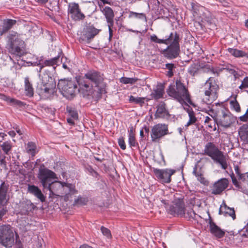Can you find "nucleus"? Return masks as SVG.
Returning a JSON list of instances; mask_svg holds the SVG:
<instances>
[{
    "instance_id": "f257e3e1",
    "label": "nucleus",
    "mask_w": 248,
    "mask_h": 248,
    "mask_svg": "<svg viewBox=\"0 0 248 248\" xmlns=\"http://www.w3.org/2000/svg\"><path fill=\"white\" fill-rule=\"evenodd\" d=\"M103 77L95 71L87 73L82 79L78 81L79 91L84 96H92L98 99L104 92Z\"/></svg>"
},
{
    "instance_id": "f03ea898",
    "label": "nucleus",
    "mask_w": 248,
    "mask_h": 248,
    "mask_svg": "<svg viewBox=\"0 0 248 248\" xmlns=\"http://www.w3.org/2000/svg\"><path fill=\"white\" fill-rule=\"evenodd\" d=\"M49 190L50 195L61 196L64 194V200L68 201L71 196L77 193L75 187L71 184L62 183L60 181H55L49 184L46 188Z\"/></svg>"
},
{
    "instance_id": "7ed1b4c3",
    "label": "nucleus",
    "mask_w": 248,
    "mask_h": 248,
    "mask_svg": "<svg viewBox=\"0 0 248 248\" xmlns=\"http://www.w3.org/2000/svg\"><path fill=\"white\" fill-rule=\"evenodd\" d=\"M204 154L210 156L214 161L218 164L223 170L228 167L227 157L218 147L212 142H208L205 146Z\"/></svg>"
},
{
    "instance_id": "20e7f679",
    "label": "nucleus",
    "mask_w": 248,
    "mask_h": 248,
    "mask_svg": "<svg viewBox=\"0 0 248 248\" xmlns=\"http://www.w3.org/2000/svg\"><path fill=\"white\" fill-rule=\"evenodd\" d=\"M167 92L169 96L175 98L182 104L191 103L187 90L179 80L176 81V89L174 86L170 85Z\"/></svg>"
},
{
    "instance_id": "39448f33",
    "label": "nucleus",
    "mask_w": 248,
    "mask_h": 248,
    "mask_svg": "<svg viewBox=\"0 0 248 248\" xmlns=\"http://www.w3.org/2000/svg\"><path fill=\"white\" fill-rule=\"evenodd\" d=\"M23 45V41L16 32H12L7 36V48L10 53L19 56L22 55L24 53Z\"/></svg>"
},
{
    "instance_id": "423d86ee",
    "label": "nucleus",
    "mask_w": 248,
    "mask_h": 248,
    "mask_svg": "<svg viewBox=\"0 0 248 248\" xmlns=\"http://www.w3.org/2000/svg\"><path fill=\"white\" fill-rule=\"evenodd\" d=\"M218 86L216 83L210 82V78L204 85V95L202 101L207 104H210L217 98Z\"/></svg>"
},
{
    "instance_id": "0eeeda50",
    "label": "nucleus",
    "mask_w": 248,
    "mask_h": 248,
    "mask_svg": "<svg viewBox=\"0 0 248 248\" xmlns=\"http://www.w3.org/2000/svg\"><path fill=\"white\" fill-rule=\"evenodd\" d=\"M0 243L6 248H11L13 245L14 234L10 225L0 226Z\"/></svg>"
},
{
    "instance_id": "6e6552de",
    "label": "nucleus",
    "mask_w": 248,
    "mask_h": 248,
    "mask_svg": "<svg viewBox=\"0 0 248 248\" xmlns=\"http://www.w3.org/2000/svg\"><path fill=\"white\" fill-rule=\"evenodd\" d=\"M161 203L164 207L167 209L169 212L173 216H183L185 214V204L184 202L180 199L175 200L173 202L172 205L168 209L170 201L166 199L160 200Z\"/></svg>"
},
{
    "instance_id": "1a4fd4ad",
    "label": "nucleus",
    "mask_w": 248,
    "mask_h": 248,
    "mask_svg": "<svg viewBox=\"0 0 248 248\" xmlns=\"http://www.w3.org/2000/svg\"><path fill=\"white\" fill-rule=\"evenodd\" d=\"M56 83L53 78L47 74H44L41 78L39 85L41 93L48 95L54 93Z\"/></svg>"
},
{
    "instance_id": "9d476101",
    "label": "nucleus",
    "mask_w": 248,
    "mask_h": 248,
    "mask_svg": "<svg viewBox=\"0 0 248 248\" xmlns=\"http://www.w3.org/2000/svg\"><path fill=\"white\" fill-rule=\"evenodd\" d=\"M169 134L168 125L165 124H158L153 126L151 131L152 141L158 142L163 137Z\"/></svg>"
},
{
    "instance_id": "9b49d317",
    "label": "nucleus",
    "mask_w": 248,
    "mask_h": 248,
    "mask_svg": "<svg viewBox=\"0 0 248 248\" xmlns=\"http://www.w3.org/2000/svg\"><path fill=\"white\" fill-rule=\"evenodd\" d=\"M179 41V36L175 32V36L169 44L170 46L163 51V54L166 57L174 59L178 56L180 51Z\"/></svg>"
},
{
    "instance_id": "f8f14e48",
    "label": "nucleus",
    "mask_w": 248,
    "mask_h": 248,
    "mask_svg": "<svg viewBox=\"0 0 248 248\" xmlns=\"http://www.w3.org/2000/svg\"><path fill=\"white\" fill-rule=\"evenodd\" d=\"M58 87L63 96L69 97L74 94L77 87L71 80H61L58 84Z\"/></svg>"
},
{
    "instance_id": "ddd939ff",
    "label": "nucleus",
    "mask_w": 248,
    "mask_h": 248,
    "mask_svg": "<svg viewBox=\"0 0 248 248\" xmlns=\"http://www.w3.org/2000/svg\"><path fill=\"white\" fill-rule=\"evenodd\" d=\"M38 177L43 187L46 188L49 184V182L51 179L56 178V174L54 172L43 166H41L39 169Z\"/></svg>"
},
{
    "instance_id": "4468645a",
    "label": "nucleus",
    "mask_w": 248,
    "mask_h": 248,
    "mask_svg": "<svg viewBox=\"0 0 248 248\" xmlns=\"http://www.w3.org/2000/svg\"><path fill=\"white\" fill-rule=\"evenodd\" d=\"M236 120V117L233 116L230 112L227 110L222 109L221 115L217 122V125H219L225 128L229 127Z\"/></svg>"
},
{
    "instance_id": "2eb2a0df",
    "label": "nucleus",
    "mask_w": 248,
    "mask_h": 248,
    "mask_svg": "<svg viewBox=\"0 0 248 248\" xmlns=\"http://www.w3.org/2000/svg\"><path fill=\"white\" fill-rule=\"evenodd\" d=\"M153 171L156 177L160 182L166 183H169L171 181V176L175 172L173 170L169 169H154Z\"/></svg>"
},
{
    "instance_id": "dca6fc26",
    "label": "nucleus",
    "mask_w": 248,
    "mask_h": 248,
    "mask_svg": "<svg viewBox=\"0 0 248 248\" xmlns=\"http://www.w3.org/2000/svg\"><path fill=\"white\" fill-rule=\"evenodd\" d=\"M8 189V186L5 183L3 182L0 186V206L5 204L8 199L6 198V193ZM6 213L3 208H0V218H1Z\"/></svg>"
},
{
    "instance_id": "f3484780",
    "label": "nucleus",
    "mask_w": 248,
    "mask_h": 248,
    "mask_svg": "<svg viewBox=\"0 0 248 248\" xmlns=\"http://www.w3.org/2000/svg\"><path fill=\"white\" fill-rule=\"evenodd\" d=\"M68 13L71 18L75 20L83 19L85 16L80 11L79 6L77 3H72L69 5Z\"/></svg>"
},
{
    "instance_id": "a211bd4d",
    "label": "nucleus",
    "mask_w": 248,
    "mask_h": 248,
    "mask_svg": "<svg viewBox=\"0 0 248 248\" xmlns=\"http://www.w3.org/2000/svg\"><path fill=\"white\" fill-rule=\"evenodd\" d=\"M228 181L225 178L221 179L216 182L212 189V193L214 194H219L221 193L227 186Z\"/></svg>"
},
{
    "instance_id": "6ab92c4d",
    "label": "nucleus",
    "mask_w": 248,
    "mask_h": 248,
    "mask_svg": "<svg viewBox=\"0 0 248 248\" xmlns=\"http://www.w3.org/2000/svg\"><path fill=\"white\" fill-rule=\"evenodd\" d=\"M170 114L166 108L165 104L160 102L157 106V109L155 114V118H164L169 117Z\"/></svg>"
},
{
    "instance_id": "aec40b11",
    "label": "nucleus",
    "mask_w": 248,
    "mask_h": 248,
    "mask_svg": "<svg viewBox=\"0 0 248 248\" xmlns=\"http://www.w3.org/2000/svg\"><path fill=\"white\" fill-rule=\"evenodd\" d=\"M101 11L106 18L108 24L113 26L114 14L113 10L109 7L106 6Z\"/></svg>"
},
{
    "instance_id": "412c9836",
    "label": "nucleus",
    "mask_w": 248,
    "mask_h": 248,
    "mask_svg": "<svg viewBox=\"0 0 248 248\" xmlns=\"http://www.w3.org/2000/svg\"><path fill=\"white\" fill-rule=\"evenodd\" d=\"M219 213L220 215H224V216H229L231 217L233 219L235 218V214L233 208L228 207L226 204L221 205Z\"/></svg>"
},
{
    "instance_id": "4be33fe9",
    "label": "nucleus",
    "mask_w": 248,
    "mask_h": 248,
    "mask_svg": "<svg viewBox=\"0 0 248 248\" xmlns=\"http://www.w3.org/2000/svg\"><path fill=\"white\" fill-rule=\"evenodd\" d=\"M28 191L36 197L42 202H44L45 201V197L38 187L35 186H29Z\"/></svg>"
},
{
    "instance_id": "5701e85b",
    "label": "nucleus",
    "mask_w": 248,
    "mask_h": 248,
    "mask_svg": "<svg viewBox=\"0 0 248 248\" xmlns=\"http://www.w3.org/2000/svg\"><path fill=\"white\" fill-rule=\"evenodd\" d=\"M24 91L25 95L29 97H32L34 94V89L32 85L29 80L28 77L24 79Z\"/></svg>"
},
{
    "instance_id": "b1692460",
    "label": "nucleus",
    "mask_w": 248,
    "mask_h": 248,
    "mask_svg": "<svg viewBox=\"0 0 248 248\" xmlns=\"http://www.w3.org/2000/svg\"><path fill=\"white\" fill-rule=\"evenodd\" d=\"M35 207V206L30 201H26L21 204V211L23 214H27L32 212Z\"/></svg>"
},
{
    "instance_id": "393cba45",
    "label": "nucleus",
    "mask_w": 248,
    "mask_h": 248,
    "mask_svg": "<svg viewBox=\"0 0 248 248\" xmlns=\"http://www.w3.org/2000/svg\"><path fill=\"white\" fill-rule=\"evenodd\" d=\"M99 30L93 27L89 26L86 28L84 35L88 40H89L93 38L99 33Z\"/></svg>"
},
{
    "instance_id": "a878e982",
    "label": "nucleus",
    "mask_w": 248,
    "mask_h": 248,
    "mask_svg": "<svg viewBox=\"0 0 248 248\" xmlns=\"http://www.w3.org/2000/svg\"><path fill=\"white\" fill-rule=\"evenodd\" d=\"M240 139L246 142H248V125L245 124L241 126L238 131Z\"/></svg>"
},
{
    "instance_id": "bb28decb",
    "label": "nucleus",
    "mask_w": 248,
    "mask_h": 248,
    "mask_svg": "<svg viewBox=\"0 0 248 248\" xmlns=\"http://www.w3.org/2000/svg\"><path fill=\"white\" fill-rule=\"evenodd\" d=\"M210 230L212 233L218 238H222L224 236L225 232L216 224H210Z\"/></svg>"
},
{
    "instance_id": "cd10ccee",
    "label": "nucleus",
    "mask_w": 248,
    "mask_h": 248,
    "mask_svg": "<svg viewBox=\"0 0 248 248\" xmlns=\"http://www.w3.org/2000/svg\"><path fill=\"white\" fill-rule=\"evenodd\" d=\"M16 23L15 20L8 19L5 20L3 22V25L1 31H0V35H1L4 33L7 32L10 30L12 26Z\"/></svg>"
},
{
    "instance_id": "c85d7f7f",
    "label": "nucleus",
    "mask_w": 248,
    "mask_h": 248,
    "mask_svg": "<svg viewBox=\"0 0 248 248\" xmlns=\"http://www.w3.org/2000/svg\"><path fill=\"white\" fill-rule=\"evenodd\" d=\"M1 96L2 99L10 103V104L12 105L15 106L21 107L22 106H24L25 105V104L24 102H21V101L16 100L14 98H10V97L4 95H1Z\"/></svg>"
},
{
    "instance_id": "c756f323",
    "label": "nucleus",
    "mask_w": 248,
    "mask_h": 248,
    "mask_svg": "<svg viewBox=\"0 0 248 248\" xmlns=\"http://www.w3.org/2000/svg\"><path fill=\"white\" fill-rule=\"evenodd\" d=\"M27 153L31 155L32 156H34L38 152L37 147L35 144L33 142H29L26 147Z\"/></svg>"
},
{
    "instance_id": "7c9ffc66",
    "label": "nucleus",
    "mask_w": 248,
    "mask_h": 248,
    "mask_svg": "<svg viewBox=\"0 0 248 248\" xmlns=\"http://www.w3.org/2000/svg\"><path fill=\"white\" fill-rule=\"evenodd\" d=\"M164 93V87L162 85H159L157 86L156 89L152 93L153 97L155 99H158L163 96Z\"/></svg>"
},
{
    "instance_id": "2f4dec72",
    "label": "nucleus",
    "mask_w": 248,
    "mask_h": 248,
    "mask_svg": "<svg viewBox=\"0 0 248 248\" xmlns=\"http://www.w3.org/2000/svg\"><path fill=\"white\" fill-rule=\"evenodd\" d=\"M149 99L146 97H134L131 95L129 97V101L131 103H135L136 104H144L145 101H148Z\"/></svg>"
},
{
    "instance_id": "473e14b6",
    "label": "nucleus",
    "mask_w": 248,
    "mask_h": 248,
    "mask_svg": "<svg viewBox=\"0 0 248 248\" xmlns=\"http://www.w3.org/2000/svg\"><path fill=\"white\" fill-rule=\"evenodd\" d=\"M12 144L10 141H6L0 144L2 150L6 155H9L12 148Z\"/></svg>"
},
{
    "instance_id": "72a5a7b5",
    "label": "nucleus",
    "mask_w": 248,
    "mask_h": 248,
    "mask_svg": "<svg viewBox=\"0 0 248 248\" xmlns=\"http://www.w3.org/2000/svg\"><path fill=\"white\" fill-rule=\"evenodd\" d=\"M234 170L236 174L239 177V179L242 181H248V172L241 174L238 166H234Z\"/></svg>"
},
{
    "instance_id": "f704fd0d",
    "label": "nucleus",
    "mask_w": 248,
    "mask_h": 248,
    "mask_svg": "<svg viewBox=\"0 0 248 248\" xmlns=\"http://www.w3.org/2000/svg\"><path fill=\"white\" fill-rule=\"evenodd\" d=\"M228 51L236 57H243L247 56V53L243 51L234 48H229Z\"/></svg>"
},
{
    "instance_id": "c9c22d12",
    "label": "nucleus",
    "mask_w": 248,
    "mask_h": 248,
    "mask_svg": "<svg viewBox=\"0 0 248 248\" xmlns=\"http://www.w3.org/2000/svg\"><path fill=\"white\" fill-rule=\"evenodd\" d=\"M188 203L192 205L199 206L201 204L200 200L195 195H191L187 200Z\"/></svg>"
},
{
    "instance_id": "e433bc0d",
    "label": "nucleus",
    "mask_w": 248,
    "mask_h": 248,
    "mask_svg": "<svg viewBox=\"0 0 248 248\" xmlns=\"http://www.w3.org/2000/svg\"><path fill=\"white\" fill-rule=\"evenodd\" d=\"M58 58H54L51 60H46L44 62V63L40 66V69L39 70V72H40L42 69L45 66H50V65H53L55 64L57 62Z\"/></svg>"
},
{
    "instance_id": "4c0bfd02",
    "label": "nucleus",
    "mask_w": 248,
    "mask_h": 248,
    "mask_svg": "<svg viewBox=\"0 0 248 248\" xmlns=\"http://www.w3.org/2000/svg\"><path fill=\"white\" fill-rule=\"evenodd\" d=\"M128 143L130 146H136L137 143L135 140V135L133 132L132 129L129 131Z\"/></svg>"
},
{
    "instance_id": "58836bf2",
    "label": "nucleus",
    "mask_w": 248,
    "mask_h": 248,
    "mask_svg": "<svg viewBox=\"0 0 248 248\" xmlns=\"http://www.w3.org/2000/svg\"><path fill=\"white\" fill-rule=\"evenodd\" d=\"M136 18L146 20V16L143 13H138L130 11L129 13V18Z\"/></svg>"
},
{
    "instance_id": "ea45409f",
    "label": "nucleus",
    "mask_w": 248,
    "mask_h": 248,
    "mask_svg": "<svg viewBox=\"0 0 248 248\" xmlns=\"http://www.w3.org/2000/svg\"><path fill=\"white\" fill-rule=\"evenodd\" d=\"M188 113L189 119L186 124V126H188L189 125L194 124L197 121V119L193 111L189 110Z\"/></svg>"
},
{
    "instance_id": "a19ab883",
    "label": "nucleus",
    "mask_w": 248,
    "mask_h": 248,
    "mask_svg": "<svg viewBox=\"0 0 248 248\" xmlns=\"http://www.w3.org/2000/svg\"><path fill=\"white\" fill-rule=\"evenodd\" d=\"M138 79L137 78H129L126 77H122L120 78V82L124 84H134L137 81Z\"/></svg>"
},
{
    "instance_id": "79ce46f5",
    "label": "nucleus",
    "mask_w": 248,
    "mask_h": 248,
    "mask_svg": "<svg viewBox=\"0 0 248 248\" xmlns=\"http://www.w3.org/2000/svg\"><path fill=\"white\" fill-rule=\"evenodd\" d=\"M175 36V33L173 34V33H170L169 38L166 39H158V43L159 44H165L166 45L169 44L171 41L173 40V38H174Z\"/></svg>"
},
{
    "instance_id": "37998d69",
    "label": "nucleus",
    "mask_w": 248,
    "mask_h": 248,
    "mask_svg": "<svg viewBox=\"0 0 248 248\" xmlns=\"http://www.w3.org/2000/svg\"><path fill=\"white\" fill-rule=\"evenodd\" d=\"M230 105L232 108L236 112L240 111V107L239 103L236 100V98L235 97L233 100H231L230 101Z\"/></svg>"
},
{
    "instance_id": "c03bdc74",
    "label": "nucleus",
    "mask_w": 248,
    "mask_h": 248,
    "mask_svg": "<svg viewBox=\"0 0 248 248\" xmlns=\"http://www.w3.org/2000/svg\"><path fill=\"white\" fill-rule=\"evenodd\" d=\"M88 200L86 198L78 197L75 200L74 205H83L87 204Z\"/></svg>"
},
{
    "instance_id": "a18cd8bd",
    "label": "nucleus",
    "mask_w": 248,
    "mask_h": 248,
    "mask_svg": "<svg viewBox=\"0 0 248 248\" xmlns=\"http://www.w3.org/2000/svg\"><path fill=\"white\" fill-rule=\"evenodd\" d=\"M242 182V183L241 184V187L242 190L244 193L248 195V181Z\"/></svg>"
},
{
    "instance_id": "49530a36",
    "label": "nucleus",
    "mask_w": 248,
    "mask_h": 248,
    "mask_svg": "<svg viewBox=\"0 0 248 248\" xmlns=\"http://www.w3.org/2000/svg\"><path fill=\"white\" fill-rule=\"evenodd\" d=\"M101 231L104 235L106 236L108 238L111 237V233L110 231L108 229L103 226H102L101 228Z\"/></svg>"
},
{
    "instance_id": "de8ad7c7",
    "label": "nucleus",
    "mask_w": 248,
    "mask_h": 248,
    "mask_svg": "<svg viewBox=\"0 0 248 248\" xmlns=\"http://www.w3.org/2000/svg\"><path fill=\"white\" fill-rule=\"evenodd\" d=\"M68 112L70 118L74 120H77L78 119V114L76 111L70 109H68Z\"/></svg>"
},
{
    "instance_id": "09e8293b",
    "label": "nucleus",
    "mask_w": 248,
    "mask_h": 248,
    "mask_svg": "<svg viewBox=\"0 0 248 248\" xmlns=\"http://www.w3.org/2000/svg\"><path fill=\"white\" fill-rule=\"evenodd\" d=\"M191 8L194 12L197 13L198 11L201 10L202 7L199 6L197 4L192 2L191 3Z\"/></svg>"
},
{
    "instance_id": "8fccbe9b",
    "label": "nucleus",
    "mask_w": 248,
    "mask_h": 248,
    "mask_svg": "<svg viewBox=\"0 0 248 248\" xmlns=\"http://www.w3.org/2000/svg\"><path fill=\"white\" fill-rule=\"evenodd\" d=\"M197 71V68L196 67V65H191L188 69V72L190 75L194 76Z\"/></svg>"
},
{
    "instance_id": "3c124183",
    "label": "nucleus",
    "mask_w": 248,
    "mask_h": 248,
    "mask_svg": "<svg viewBox=\"0 0 248 248\" xmlns=\"http://www.w3.org/2000/svg\"><path fill=\"white\" fill-rule=\"evenodd\" d=\"M209 16H210V14L209 13V14L205 17V18H204L205 20H206L207 22H208L210 24H215V19Z\"/></svg>"
},
{
    "instance_id": "603ef678",
    "label": "nucleus",
    "mask_w": 248,
    "mask_h": 248,
    "mask_svg": "<svg viewBox=\"0 0 248 248\" xmlns=\"http://www.w3.org/2000/svg\"><path fill=\"white\" fill-rule=\"evenodd\" d=\"M118 144H119V145L120 146L121 148L123 150H125V148H126V146H125V142H124V139L122 138H120L119 140H118Z\"/></svg>"
},
{
    "instance_id": "864d4df0",
    "label": "nucleus",
    "mask_w": 248,
    "mask_h": 248,
    "mask_svg": "<svg viewBox=\"0 0 248 248\" xmlns=\"http://www.w3.org/2000/svg\"><path fill=\"white\" fill-rule=\"evenodd\" d=\"M247 227L248 224L243 229V230H242L240 232V234L243 237H246L248 235V230L247 229Z\"/></svg>"
},
{
    "instance_id": "5fc2aeb1",
    "label": "nucleus",
    "mask_w": 248,
    "mask_h": 248,
    "mask_svg": "<svg viewBox=\"0 0 248 248\" xmlns=\"http://www.w3.org/2000/svg\"><path fill=\"white\" fill-rule=\"evenodd\" d=\"M239 119L242 122H246L248 119V109L245 113V114H244L243 116H241L239 117Z\"/></svg>"
},
{
    "instance_id": "6e6d98bb",
    "label": "nucleus",
    "mask_w": 248,
    "mask_h": 248,
    "mask_svg": "<svg viewBox=\"0 0 248 248\" xmlns=\"http://www.w3.org/2000/svg\"><path fill=\"white\" fill-rule=\"evenodd\" d=\"M108 31H109V39H110L113 35V31L111 29V28L113 26H110V24H108Z\"/></svg>"
},
{
    "instance_id": "4d7b16f0",
    "label": "nucleus",
    "mask_w": 248,
    "mask_h": 248,
    "mask_svg": "<svg viewBox=\"0 0 248 248\" xmlns=\"http://www.w3.org/2000/svg\"><path fill=\"white\" fill-rule=\"evenodd\" d=\"M166 67L169 71H172V70L173 69V68H174L175 67V66L173 64L167 63L166 64Z\"/></svg>"
},
{
    "instance_id": "13d9d810",
    "label": "nucleus",
    "mask_w": 248,
    "mask_h": 248,
    "mask_svg": "<svg viewBox=\"0 0 248 248\" xmlns=\"http://www.w3.org/2000/svg\"><path fill=\"white\" fill-rule=\"evenodd\" d=\"M158 38L155 35H153L151 36V40L153 42H155L158 43Z\"/></svg>"
},
{
    "instance_id": "bf43d9fd",
    "label": "nucleus",
    "mask_w": 248,
    "mask_h": 248,
    "mask_svg": "<svg viewBox=\"0 0 248 248\" xmlns=\"http://www.w3.org/2000/svg\"><path fill=\"white\" fill-rule=\"evenodd\" d=\"M219 2L223 6L225 7L228 6V2L227 0H219Z\"/></svg>"
},
{
    "instance_id": "052dcab7",
    "label": "nucleus",
    "mask_w": 248,
    "mask_h": 248,
    "mask_svg": "<svg viewBox=\"0 0 248 248\" xmlns=\"http://www.w3.org/2000/svg\"><path fill=\"white\" fill-rule=\"evenodd\" d=\"M243 81L244 82V86L246 88H248V77L245 78Z\"/></svg>"
},
{
    "instance_id": "680f3d73",
    "label": "nucleus",
    "mask_w": 248,
    "mask_h": 248,
    "mask_svg": "<svg viewBox=\"0 0 248 248\" xmlns=\"http://www.w3.org/2000/svg\"><path fill=\"white\" fill-rule=\"evenodd\" d=\"M74 119H73L71 118H69L67 119V122L71 125H73L74 124Z\"/></svg>"
},
{
    "instance_id": "e2e57ef3",
    "label": "nucleus",
    "mask_w": 248,
    "mask_h": 248,
    "mask_svg": "<svg viewBox=\"0 0 248 248\" xmlns=\"http://www.w3.org/2000/svg\"><path fill=\"white\" fill-rule=\"evenodd\" d=\"M212 121V119H211L210 117H209V116H206L205 117V120H204V123H207V124H209L210 123V121Z\"/></svg>"
},
{
    "instance_id": "0e129e2a",
    "label": "nucleus",
    "mask_w": 248,
    "mask_h": 248,
    "mask_svg": "<svg viewBox=\"0 0 248 248\" xmlns=\"http://www.w3.org/2000/svg\"><path fill=\"white\" fill-rule=\"evenodd\" d=\"M198 180L202 183H204L205 181L204 178L202 177L201 176H198Z\"/></svg>"
},
{
    "instance_id": "69168bd1",
    "label": "nucleus",
    "mask_w": 248,
    "mask_h": 248,
    "mask_svg": "<svg viewBox=\"0 0 248 248\" xmlns=\"http://www.w3.org/2000/svg\"><path fill=\"white\" fill-rule=\"evenodd\" d=\"M5 158V157L4 156L3 158H0V164L1 165H6Z\"/></svg>"
},
{
    "instance_id": "338daca9",
    "label": "nucleus",
    "mask_w": 248,
    "mask_h": 248,
    "mask_svg": "<svg viewBox=\"0 0 248 248\" xmlns=\"http://www.w3.org/2000/svg\"><path fill=\"white\" fill-rule=\"evenodd\" d=\"M232 181L233 184L236 186H239L238 182L235 178L232 177Z\"/></svg>"
},
{
    "instance_id": "774afa93",
    "label": "nucleus",
    "mask_w": 248,
    "mask_h": 248,
    "mask_svg": "<svg viewBox=\"0 0 248 248\" xmlns=\"http://www.w3.org/2000/svg\"><path fill=\"white\" fill-rule=\"evenodd\" d=\"M8 134L12 137H14L15 136H16V133L15 131H10L8 132Z\"/></svg>"
}]
</instances>
